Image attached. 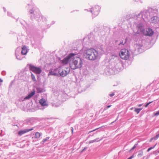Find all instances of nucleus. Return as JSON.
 Wrapping results in <instances>:
<instances>
[{
    "label": "nucleus",
    "mask_w": 159,
    "mask_h": 159,
    "mask_svg": "<svg viewBox=\"0 0 159 159\" xmlns=\"http://www.w3.org/2000/svg\"><path fill=\"white\" fill-rule=\"evenodd\" d=\"M158 12V10L156 8L149 7L141 11L138 14L134 15L132 18L134 20L147 22L150 21L151 17L157 15Z\"/></svg>",
    "instance_id": "nucleus-1"
},
{
    "label": "nucleus",
    "mask_w": 159,
    "mask_h": 159,
    "mask_svg": "<svg viewBox=\"0 0 159 159\" xmlns=\"http://www.w3.org/2000/svg\"><path fill=\"white\" fill-rule=\"evenodd\" d=\"M134 23L138 30L137 34L140 33L149 36H152L154 32L150 28H149L148 30H145L144 22L134 20Z\"/></svg>",
    "instance_id": "nucleus-2"
},
{
    "label": "nucleus",
    "mask_w": 159,
    "mask_h": 159,
    "mask_svg": "<svg viewBox=\"0 0 159 159\" xmlns=\"http://www.w3.org/2000/svg\"><path fill=\"white\" fill-rule=\"evenodd\" d=\"M29 12L31 20L34 18L38 22L42 20L43 21L46 22V18L44 17L41 16L40 12L39 9L35 7H34L32 8L30 10Z\"/></svg>",
    "instance_id": "nucleus-3"
},
{
    "label": "nucleus",
    "mask_w": 159,
    "mask_h": 159,
    "mask_svg": "<svg viewBox=\"0 0 159 159\" xmlns=\"http://www.w3.org/2000/svg\"><path fill=\"white\" fill-rule=\"evenodd\" d=\"M85 58L90 60L94 61L96 60L98 57V52L93 48L87 49L84 53Z\"/></svg>",
    "instance_id": "nucleus-4"
},
{
    "label": "nucleus",
    "mask_w": 159,
    "mask_h": 159,
    "mask_svg": "<svg viewBox=\"0 0 159 159\" xmlns=\"http://www.w3.org/2000/svg\"><path fill=\"white\" fill-rule=\"evenodd\" d=\"M83 60L82 59L79 57H74L72 62L70 64V68L73 70L81 68L83 66Z\"/></svg>",
    "instance_id": "nucleus-5"
},
{
    "label": "nucleus",
    "mask_w": 159,
    "mask_h": 159,
    "mask_svg": "<svg viewBox=\"0 0 159 159\" xmlns=\"http://www.w3.org/2000/svg\"><path fill=\"white\" fill-rule=\"evenodd\" d=\"M26 67L28 68L30 71H32L37 74H39L42 71L40 67H36L31 64H28L27 65Z\"/></svg>",
    "instance_id": "nucleus-6"
},
{
    "label": "nucleus",
    "mask_w": 159,
    "mask_h": 159,
    "mask_svg": "<svg viewBox=\"0 0 159 159\" xmlns=\"http://www.w3.org/2000/svg\"><path fill=\"white\" fill-rule=\"evenodd\" d=\"M119 56L122 59H128L130 56V52L128 50L126 49H122L119 53Z\"/></svg>",
    "instance_id": "nucleus-7"
},
{
    "label": "nucleus",
    "mask_w": 159,
    "mask_h": 159,
    "mask_svg": "<svg viewBox=\"0 0 159 159\" xmlns=\"http://www.w3.org/2000/svg\"><path fill=\"white\" fill-rule=\"evenodd\" d=\"M75 54L74 53H70L67 56L64 58V59L62 60V63L64 65L67 64L68 62H72V59L74 58V57Z\"/></svg>",
    "instance_id": "nucleus-8"
},
{
    "label": "nucleus",
    "mask_w": 159,
    "mask_h": 159,
    "mask_svg": "<svg viewBox=\"0 0 159 159\" xmlns=\"http://www.w3.org/2000/svg\"><path fill=\"white\" fill-rule=\"evenodd\" d=\"M142 43V41H141L140 42H139L138 43H136L134 45L135 50L139 53H141L143 51Z\"/></svg>",
    "instance_id": "nucleus-9"
},
{
    "label": "nucleus",
    "mask_w": 159,
    "mask_h": 159,
    "mask_svg": "<svg viewBox=\"0 0 159 159\" xmlns=\"http://www.w3.org/2000/svg\"><path fill=\"white\" fill-rule=\"evenodd\" d=\"M101 7L99 6H95L94 7L92 8V10H90V12L93 15V17H95L97 16L99 13L100 11Z\"/></svg>",
    "instance_id": "nucleus-10"
},
{
    "label": "nucleus",
    "mask_w": 159,
    "mask_h": 159,
    "mask_svg": "<svg viewBox=\"0 0 159 159\" xmlns=\"http://www.w3.org/2000/svg\"><path fill=\"white\" fill-rule=\"evenodd\" d=\"M39 103L41 106V107L38 106V108L40 109L43 110L45 108L48 106V104L47 103L46 100L43 98H42L39 100Z\"/></svg>",
    "instance_id": "nucleus-11"
},
{
    "label": "nucleus",
    "mask_w": 159,
    "mask_h": 159,
    "mask_svg": "<svg viewBox=\"0 0 159 159\" xmlns=\"http://www.w3.org/2000/svg\"><path fill=\"white\" fill-rule=\"evenodd\" d=\"M70 72V69L66 68V70L62 69L59 71L60 75L62 77L66 76Z\"/></svg>",
    "instance_id": "nucleus-12"
},
{
    "label": "nucleus",
    "mask_w": 159,
    "mask_h": 159,
    "mask_svg": "<svg viewBox=\"0 0 159 159\" xmlns=\"http://www.w3.org/2000/svg\"><path fill=\"white\" fill-rule=\"evenodd\" d=\"M35 91H32L27 96L24 98L22 97L20 98V101H23L24 100L29 99L32 96H33L35 93Z\"/></svg>",
    "instance_id": "nucleus-13"
},
{
    "label": "nucleus",
    "mask_w": 159,
    "mask_h": 159,
    "mask_svg": "<svg viewBox=\"0 0 159 159\" xmlns=\"http://www.w3.org/2000/svg\"><path fill=\"white\" fill-rule=\"evenodd\" d=\"M156 15L151 17L150 20V22L154 24H156L158 23L159 22V18Z\"/></svg>",
    "instance_id": "nucleus-14"
},
{
    "label": "nucleus",
    "mask_w": 159,
    "mask_h": 159,
    "mask_svg": "<svg viewBox=\"0 0 159 159\" xmlns=\"http://www.w3.org/2000/svg\"><path fill=\"white\" fill-rule=\"evenodd\" d=\"M34 129V128L30 129H26L23 130H21L19 131L18 132V135L21 136L24 134L30 131H32Z\"/></svg>",
    "instance_id": "nucleus-15"
},
{
    "label": "nucleus",
    "mask_w": 159,
    "mask_h": 159,
    "mask_svg": "<svg viewBox=\"0 0 159 159\" xmlns=\"http://www.w3.org/2000/svg\"><path fill=\"white\" fill-rule=\"evenodd\" d=\"M34 122V119L32 118H30L27 119L24 121V124L28 125H33Z\"/></svg>",
    "instance_id": "nucleus-16"
},
{
    "label": "nucleus",
    "mask_w": 159,
    "mask_h": 159,
    "mask_svg": "<svg viewBox=\"0 0 159 159\" xmlns=\"http://www.w3.org/2000/svg\"><path fill=\"white\" fill-rule=\"evenodd\" d=\"M19 49V48H17L15 52V55L16 58L19 60H22L24 57H23L22 56V54H18V52H17L18 50Z\"/></svg>",
    "instance_id": "nucleus-17"
},
{
    "label": "nucleus",
    "mask_w": 159,
    "mask_h": 159,
    "mask_svg": "<svg viewBox=\"0 0 159 159\" xmlns=\"http://www.w3.org/2000/svg\"><path fill=\"white\" fill-rule=\"evenodd\" d=\"M105 72L108 75H111L113 73L112 69L110 68L108 66L106 67L105 70Z\"/></svg>",
    "instance_id": "nucleus-18"
},
{
    "label": "nucleus",
    "mask_w": 159,
    "mask_h": 159,
    "mask_svg": "<svg viewBox=\"0 0 159 159\" xmlns=\"http://www.w3.org/2000/svg\"><path fill=\"white\" fill-rule=\"evenodd\" d=\"M95 39L93 34H90L88 36V41L90 43H92L95 41Z\"/></svg>",
    "instance_id": "nucleus-19"
},
{
    "label": "nucleus",
    "mask_w": 159,
    "mask_h": 159,
    "mask_svg": "<svg viewBox=\"0 0 159 159\" xmlns=\"http://www.w3.org/2000/svg\"><path fill=\"white\" fill-rule=\"evenodd\" d=\"M159 137V130L156 133V135L154 137L152 138L149 141V142H152V140H155Z\"/></svg>",
    "instance_id": "nucleus-20"
},
{
    "label": "nucleus",
    "mask_w": 159,
    "mask_h": 159,
    "mask_svg": "<svg viewBox=\"0 0 159 159\" xmlns=\"http://www.w3.org/2000/svg\"><path fill=\"white\" fill-rule=\"evenodd\" d=\"M50 138V137H48L45 138L43 139V140L41 142L40 144L43 145L45 143L49 142L50 141V140H49Z\"/></svg>",
    "instance_id": "nucleus-21"
},
{
    "label": "nucleus",
    "mask_w": 159,
    "mask_h": 159,
    "mask_svg": "<svg viewBox=\"0 0 159 159\" xmlns=\"http://www.w3.org/2000/svg\"><path fill=\"white\" fill-rule=\"evenodd\" d=\"M27 52V50L26 47L25 46H24L22 48V50L21 53L23 55H25L26 54Z\"/></svg>",
    "instance_id": "nucleus-22"
},
{
    "label": "nucleus",
    "mask_w": 159,
    "mask_h": 159,
    "mask_svg": "<svg viewBox=\"0 0 159 159\" xmlns=\"http://www.w3.org/2000/svg\"><path fill=\"white\" fill-rule=\"evenodd\" d=\"M127 40V39H125V40L124 42L123 40L122 39H120L119 41V43H118L117 44L119 46H122V45H124L126 43Z\"/></svg>",
    "instance_id": "nucleus-23"
},
{
    "label": "nucleus",
    "mask_w": 159,
    "mask_h": 159,
    "mask_svg": "<svg viewBox=\"0 0 159 159\" xmlns=\"http://www.w3.org/2000/svg\"><path fill=\"white\" fill-rule=\"evenodd\" d=\"M49 75L59 76L58 74L54 72V71H52V70H49V73L48 74V75L49 76Z\"/></svg>",
    "instance_id": "nucleus-24"
},
{
    "label": "nucleus",
    "mask_w": 159,
    "mask_h": 159,
    "mask_svg": "<svg viewBox=\"0 0 159 159\" xmlns=\"http://www.w3.org/2000/svg\"><path fill=\"white\" fill-rule=\"evenodd\" d=\"M36 90L37 93H41L44 91V89L39 87H37L36 88Z\"/></svg>",
    "instance_id": "nucleus-25"
},
{
    "label": "nucleus",
    "mask_w": 159,
    "mask_h": 159,
    "mask_svg": "<svg viewBox=\"0 0 159 159\" xmlns=\"http://www.w3.org/2000/svg\"><path fill=\"white\" fill-rule=\"evenodd\" d=\"M42 135V133H39L38 132H36L35 133L34 138L36 139L39 138Z\"/></svg>",
    "instance_id": "nucleus-26"
},
{
    "label": "nucleus",
    "mask_w": 159,
    "mask_h": 159,
    "mask_svg": "<svg viewBox=\"0 0 159 159\" xmlns=\"http://www.w3.org/2000/svg\"><path fill=\"white\" fill-rule=\"evenodd\" d=\"M117 63L115 65V67L116 69H118V66H121L122 65V63L120 61L118 60L117 61Z\"/></svg>",
    "instance_id": "nucleus-27"
},
{
    "label": "nucleus",
    "mask_w": 159,
    "mask_h": 159,
    "mask_svg": "<svg viewBox=\"0 0 159 159\" xmlns=\"http://www.w3.org/2000/svg\"><path fill=\"white\" fill-rule=\"evenodd\" d=\"M100 128H97L93 130L92 131H89V136H92L95 133L94 132L96 130L98 129H100Z\"/></svg>",
    "instance_id": "nucleus-28"
},
{
    "label": "nucleus",
    "mask_w": 159,
    "mask_h": 159,
    "mask_svg": "<svg viewBox=\"0 0 159 159\" xmlns=\"http://www.w3.org/2000/svg\"><path fill=\"white\" fill-rule=\"evenodd\" d=\"M143 109L142 108H135L134 109V111L136 112L137 114L139 113L140 111Z\"/></svg>",
    "instance_id": "nucleus-29"
},
{
    "label": "nucleus",
    "mask_w": 159,
    "mask_h": 159,
    "mask_svg": "<svg viewBox=\"0 0 159 159\" xmlns=\"http://www.w3.org/2000/svg\"><path fill=\"white\" fill-rule=\"evenodd\" d=\"M143 155V152L142 150H140L139 151V153L138 155V157H140L142 156Z\"/></svg>",
    "instance_id": "nucleus-30"
},
{
    "label": "nucleus",
    "mask_w": 159,
    "mask_h": 159,
    "mask_svg": "<svg viewBox=\"0 0 159 159\" xmlns=\"http://www.w3.org/2000/svg\"><path fill=\"white\" fill-rule=\"evenodd\" d=\"M99 138H97L93 140H91L89 141V143H93L94 142H97L99 141L100 140H98Z\"/></svg>",
    "instance_id": "nucleus-31"
},
{
    "label": "nucleus",
    "mask_w": 159,
    "mask_h": 159,
    "mask_svg": "<svg viewBox=\"0 0 159 159\" xmlns=\"http://www.w3.org/2000/svg\"><path fill=\"white\" fill-rule=\"evenodd\" d=\"M31 77L32 78V80L34 81H36V80L35 77V76L34 75V74L31 73Z\"/></svg>",
    "instance_id": "nucleus-32"
},
{
    "label": "nucleus",
    "mask_w": 159,
    "mask_h": 159,
    "mask_svg": "<svg viewBox=\"0 0 159 159\" xmlns=\"http://www.w3.org/2000/svg\"><path fill=\"white\" fill-rule=\"evenodd\" d=\"M153 114L155 116H157L159 115V110L157 111L154 112L153 113Z\"/></svg>",
    "instance_id": "nucleus-33"
},
{
    "label": "nucleus",
    "mask_w": 159,
    "mask_h": 159,
    "mask_svg": "<svg viewBox=\"0 0 159 159\" xmlns=\"http://www.w3.org/2000/svg\"><path fill=\"white\" fill-rule=\"evenodd\" d=\"M156 144L155 145L153 146V147H150V148H149L147 150V151L148 152H149L150 150H151V149H153L155 147V146H156Z\"/></svg>",
    "instance_id": "nucleus-34"
},
{
    "label": "nucleus",
    "mask_w": 159,
    "mask_h": 159,
    "mask_svg": "<svg viewBox=\"0 0 159 159\" xmlns=\"http://www.w3.org/2000/svg\"><path fill=\"white\" fill-rule=\"evenodd\" d=\"M138 144V143H136L135 144L134 146L130 150L131 151H132L133 150H134L137 146Z\"/></svg>",
    "instance_id": "nucleus-35"
},
{
    "label": "nucleus",
    "mask_w": 159,
    "mask_h": 159,
    "mask_svg": "<svg viewBox=\"0 0 159 159\" xmlns=\"http://www.w3.org/2000/svg\"><path fill=\"white\" fill-rule=\"evenodd\" d=\"M152 102H149L146 103L144 105L145 107H147Z\"/></svg>",
    "instance_id": "nucleus-36"
},
{
    "label": "nucleus",
    "mask_w": 159,
    "mask_h": 159,
    "mask_svg": "<svg viewBox=\"0 0 159 159\" xmlns=\"http://www.w3.org/2000/svg\"><path fill=\"white\" fill-rule=\"evenodd\" d=\"M111 106V105H109L107 106V107H105L104 108V110H107V109L110 108Z\"/></svg>",
    "instance_id": "nucleus-37"
},
{
    "label": "nucleus",
    "mask_w": 159,
    "mask_h": 159,
    "mask_svg": "<svg viewBox=\"0 0 159 159\" xmlns=\"http://www.w3.org/2000/svg\"><path fill=\"white\" fill-rule=\"evenodd\" d=\"M6 72L4 70L2 71V74L3 75H5L6 74Z\"/></svg>",
    "instance_id": "nucleus-38"
},
{
    "label": "nucleus",
    "mask_w": 159,
    "mask_h": 159,
    "mask_svg": "<svg viewBox=\"0 0 159 159\" xmlns=\"http://www.w3.org/2000/svg\"><path fill=\"white\" fill-rule=\"evenodd\" d=\"M88 148L87 147H85L81 151V152H84L85 150H87Z\"/></svg>",
    "instance_id": "nucleus-39"
},
{
    "label": "nucleus",
    "mask_w": 159,
    "mask_h": 159,
    "mask_svg": "<svg viewBox=\"0 0 159 159\" xmlns=\"http://www.w3.org/2000/svg\"><path fill=\"white\" fill-rule=\"evenodd\" d=\"M134 154H133V155H132L130 157H129L127 159H132L133 158H134Z\"/></svg>",
    "instance_id": "nucleus-40"
},
{
    "label": "nucleus",
    "mask_w": 159,
    "mask_h": 159,
    "mask_svg": "<svg viewBox=\"0 0 159 159\" xmlns=\"http://www.w3.org/2000/svg\"><path fill=\"white\" fill-rule=\"evenodd\" d=\"M114 95H115V93L114 92H112L110 94H109V95L111 97H112V96H113Z\"/></svg>",
    "instance_id": "nucleus-41"
},
{
    "label": "nucleus",
    "mask_w": 159,
    "mask_h": 159,
    "mask_svg": "<svg viewBox=\"0 0 159 159\" xmlns=\"http://www.w3.org/2000/svg\"><path fill=\"white\" fill-rule=\"evenodd\" d=\"M12 14L11 13L9 12H7V15L9 16H12Z\"/></svg>",
    "instance_id": "nucleus-42"
},
{
    "label": "nucleus",
    "mask_w": 159,
    "mask_h": 159,
    "mask_svg": "<svg viewBox=\"0 0 159 159\" xmlns=\"http://www.w3.org/2000/svg\"><path fill=\"white\" fill-rule=\"evenodd\" d=\"M156 30L158 32H159V27H157L156 28Z\"/></svg>",
    "instance_id": "nucleus-43"
},
{
    "label": "nucleus",
    "mask_w": 159,
    "mask_h": 159,
    "mask_svg": "<svg viewBox=\"0 0 159 159\" xmlns=\"http://www.w3.org/2000/svg\"><path fill=\"white\" fill-rule=\"evenodd\" d=\"M80 112V111L79 110H76V111H75V113H78L79 114Z\"/></svg>",
    "instance_id": "nucleus-44"
},
{
    "label": "nucleus",
    "mask_w": 159,
    "mask_h": 159,
    "mask_svg": "<svg viewBox=\"0 0 159 159\" xmlns=\"http://www.w3.org/2000/svg\"><path fill=\"white\" fill-rule=\"evenodd\" d=\"M71 129L72 133L73 134V130H74L73 128V127H71Z\"/></svg>",
    "instance_id": "nucleus-45"
},
{
    "label": "nucleus",
    "mask_w": 159,
    "mask_h": 159,
    "mask_svg": "<svg viewBox=\"0 0 159 159\" xmlns=\"http://www.w3.org/2000/svg\"><path fill=\"white\" fill-rule=\"evenodd\" d=\"M142 105H143V104H139L138 105V106L140 107L142 106Z\"/></svg>",
    "instance_id": "nucleus-46"
},
{
    "label": "nucleus",
    "mask_w": 159,
    "mask_h": 159,
    "mask_svg": "<svg viewBox=\"0 0 159 159\" xmlns=\"http://www.w3.org/2000/svg\"><path fill=\"white\" fill-rule=\"evenodd\" d=\"M55 23V21H52V22L51 24H52V25H53V24L54 23Z\"/></svg>",
    "instance_id": "nucleus-47"
},
{
    "label": "nucleus",
    "mask_w": 159,
    "mask_h": 159,
    "mask_svg": "<svg viewBox=\"0 0 159 159\" xmlns=\"http://www.w3.org/2000/svg\"><path fill=\"white\" fill-rule=\"evenodd\" d=\"M3 10H4V12H6V9L4 7H3Z\"/></svg>",
    "instance_id": "nucleus-48"
},
{
    "label": "nucleus",
    "mask_w": 159,
    "mask_h": 159,
    "mask_svg": "<svg viewBox=\"0 0 159 159\" xmlns=\"http://www.w3.org/2000/svg\"><path fill=\"white\" fill-rule=\"evenodd\" d=\"M117 42H118V40H116V41H115V42H116V43H117Z\"/></svg>",
    "instance_id": "nucleus-49"
},
{
    "label": "nucleus",
    "mask_w": 159,
    "mask_h": 159,
    "mask_svg": "<svg viewBox=\"0 0 159 159\" xmlns=\"http://www.w3.org/2000/svg\"><path fill=\"white\" fill-rule=\"evenodd\" d=\"M140 2H141V3H143V2L141 1H140Z\"/></svg>",
    "instance_id": "nucleus-50"
}]
</instances>
